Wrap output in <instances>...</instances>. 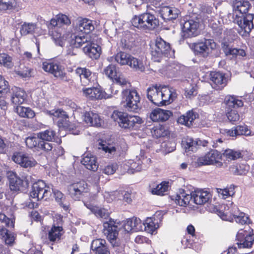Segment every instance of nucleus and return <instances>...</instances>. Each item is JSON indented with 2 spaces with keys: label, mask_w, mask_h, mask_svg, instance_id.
Segmentation results:
<instances>
[{
  "label": "nucleus",
  "mask_w": 254,
  "mask_h": 254,
  "mask_svg": "<svg viewBox=\"0 0 254 254\" xmlns=\"http://www.w3.org/2000/svg\"><path fill=\"white\" fill-rule=\"evenodd\" d=\"M69 17L64 14H58L51 20L48 25L49 32L56 45L63 47L66 40L65 34V26L70 24Z\"/></svg>",
  "instance_id": "1"
},
{
  "label": "nucleus",
  "mask_w": 254,
  "mask_h": 254,
  "mask_svg": "<svg viewBox=\"0 0 254 254\" xmlns=\"http://www.w3.org/2000/svg\"><path fill=\"white\" fill-rule=\"evenodd\" d=\"M177 97L174 89L166 86H153L147 89V97L157 106L168 105Z\"/></svg>",
  "instance_id": "2"
},
{
  "label": "nucleus",
  "mask_w": 254,
  "mask_h": 254,
  "mask_svg": "<svg viewBox=\"0 0 254 254\" xmlns=\"http://www.w3.org/2000/svg\"><path fill=\"white\" fill-rule=\"evenodd\" d=\"M103 226V233L113 246L115 254H124V244L118 240L119 228L116 222L110 219L109 221L104 222Z\"/></svg>",
  "instance_id": "3"
},
{
  "label": "nucleus",
  "mask_w": 254,
  "mask_h": 254,
  "mask_svg": "<svg viewBox=\"0 0 254 254\" xmlns=\"http://www.w3.org/2000/svg\"><path fill=\"white\" fill-rule=\"evenodd\" d=\"M150 54L152 60L154 62H160L164 57L171 56V49L169 43L160 37H157L150 45Z\"/></svg>",
  "instance_id": "4"
},
{
  "label": "nucleus",
  "mask_w": 254,
  "mask_h": 254,
  "mask_svg": "<svg viewBox=\"0 0 254 254\" xmlns=\"http://www.w3.org/2000/svg\"><path fill=\"white\" fill-rule=\"evenodd\" d=\"M111 117L124 128L136 129L143 123L142 119L138 116L128 115L126 113L117 111H114Z\"/></svg>",
  "instance_id": "5"
},
{
  "label": "nucleus",
  "mask_w": 254,
  "mask_h": 254,
  "mask_svg": "<svg viewBox=\"0 0 254 254\" xmlns=\"http://www.w3.org/2000/svg\"><path fill=\"white\" fill-rule=\"evenodd\" d=\"M132 25L142 30H153L159 25V20L150 12L135 16L131 20Z\"/></svg>",
  "instance_id": "6"
},
{
  "label": "nucleus",
  "mask_w": 254,
  "mask_h": 254,
  "mask_svg": "<svg viewBox=\"0 0 254 254\" xmlns=\"http://www.w3.org/2000/svg\"><path fill=\"white\" fill-rule=\"evenodd\" d=\"M140 97L134 89H124L122 91V104L129 112H136L138 109Z\"/></svg>",
  "instance_id": "7"
},
{
  "label": "nucleus",
  "mask_w": 254,
  "mask_h": 254,
  "mask_svg": "<svg viewBox=\"0 0 254 254\" xmlns=\"http://www.w3.org/2000/svg\"><path fill=\"white\" fill-rule=\"evenodd\" d=\"M113 58L115 61L121 65H128L134 70L140 71L144 70L145 67L142 62L128 53L120 52L116 54Z\"/></svg>",
  "instance_id": "8"
},
{
  "label": "nucleus",
  "mask_w": 254,
  "mask_h": 254,
  "mask_svg": "<svg viewBox=\"0 0 254 254\" xmlns=\"http://www.w3.org/2000/svg\"><path fill=\"white\" fill-rule=\"evenodd\" d=\"M216 46L213 39H204L203 41L193 43L191 48L195 55L206 58L216 49Z\"/></svg>",
  "instance_id": "9"
},
{
  "label": "nucleus",
  "mask_w": 254,
  "mask_h": 254,
  "mask_svg": "<svg viewBox=\"0 0 254 254\" xmlns=\"http://www.w3.org/2000/svg\"><path fill=\"white\" fill-rule=\"evenodd\" d=\"M222 154L216 150L211 149L204 155L198 158L196 163L198 166L202 165H216L218 167L223 165L220 160L222 159Z\"/></svg>",
  "instance_id": "10"
},
{
  "label": "nucleus",
  "mask_w": 254,
  "mask_h": 254,
  "mask_svg": "<svg viewBox=\"0 0 254 254\" xmlns=\"http://www.w3.org/2000/svg\"><path fill=\"white\" fill-rule=\"evenodd\" d=\"M43 69L63 81L68 82L70 78L66 75L64 69L59 64L52 62H44L42 64Z\"/></svg>",
  "instance_id": "11"
},
{
  "label": "nucleus",
  "mask_w": 254,
  "mask_h": 254,
  "mask_svg": "<svg viewBox=\"0 0 254 254\" xmlns=\"http://www.w3.org/2000/svg\"><path fill=\"white\" fill-rule=\"evenodd\" d=\"M30 178L27 176L22 179L15 173H10L8 176L10 190L16 192L25 190L29 186Z\"/></svg>",
  "instance_id": "12"
},
{
  "label": "nucleus",
  "mask_w": 254,
  "mask_h": 254,
  "mask_svg": "<svg viewBox=\"0 0 254 254\" xmlns=\"http://www.w3.org/2000/svg\"><path fill=\"white\" fill-rule=\"evenodd\" d=\"M51 193L50 187L47 186L43 181L39 180L33 184L30 196L34 198H37L38 200L44 198L47 200Z\"/></svg>",
  "instance_id": "13"
},
{
  "label": "nucleus",
  "mask_w": 254,
  "mask_h": 254,
  "mask_svg": "<svg viewBox=\"0 0 254 254\" xmlns=\"http://www.w3.org/2000/svg\"><path fill=\"white\" fill-rule=\"evenodd\" d=\"M89 189L87 184L83 181L74 183L69 185L67 188L68 194L74 200H79L88 192Z\"/></svg>",
  "instance_id": "14"
},
{
  "label": "nucleus",
  "mask_w": 254,
  "mask_h": 254,
  "mask_svg": "<svg viewBox=\"0 0 254 254\" xmlns=\"http://www.w3.org/2000/svg\"><path fill=\"white\" fill-rule=\"evenodd\" d=\"M75 74L79 77L80 82L83 86L90 84L97 83V76L95 73L92 72L86 67H78L75 70Z\"/></svg>",
  "instance_id": "15"
},
{
  "label": "nucleus",
  "mask_w": 254,
  "mask_h": 254,
  "mask_svg": "<svg viewBox=\"0 0 254 254\" xmlns=\"http://www.w3.org/2000/svg\"><path fill=\"white\" fill-rule=\"evenodd\" d=\"M25 143L29 148H37V149L47 152L51 151L53 148L51 143L41 141L38 135L27 137L25 139Z\"/></svg>",
  "instance_id": "16"
},
{
  "label": "nucleus",
  "mask_w": 254,
  "mask_h": 254,
  "mask_svg": "<svg viewBox=\"0 0 254 254\" xmlns=\"http://www.w3.org/2000/svg\"><path fill=\"white\" fill-rule=\"evenodd\" d=\"M252 232L240 230L236 236L238 248H248L252 247L254 242V234Z\"/></svg>",
  "instance_id": "17"
},
{
  "label": "nucleus",
  "mask_w": 254,
  "mask_h": 254,
  "mask_svg": "<svg viewBox=\"0 0 254 254\" xmlns=\"http://www.w3.org/2000/svg\"><path fill=\"white\" fill-rule=\"evenodd\" d=\"M83 95L91 100H101L110 98L111 96L103 91L100 87L84 88L82 89Z\"/></svg>",
  "instance_id": "18"
},
{
  "label": "nucleus",
  "mask_w": 254,
  "mask_h": 254,
  "mask_svg": "<svg viewBox=\"0 0 254 254\" xmlns=\"http://www.w3.org/2000/svg\"><path fill=\"white\" fill-rule=\"evenodd\" d=\"M198 22L193 19L184 22L182 27L183 36L184 38L195 37L198 34Z\"/></svg>",
  "instance_id": "19"
},
{
  "label": "nucleus",
  "mask_w": 254,
  "mask_h": 254,
  "mask_svg": "<svg viewBox=\"0 0 254 254\" xmlns=\"http://www.w3.org/2000/svg\"><path fill=\"white\" fill-rule=\"evenodd\" d=\"M251 7V3L247 0H234L233 2L234 18L246 16Z\"/></svg>",
  "instance_id": "20"
},
{
  "label": "nucleus",
  "mask_w": 254,
  "mask_h": 254,
  "mask_svg": "<svg viewBox=\"0 0 254 254\" xmlns=\"http://www.w3.org/2000/svg\"><path fill=\"white\" fill-rule=\"evenodd\" d=\"M254 14L249 13L245 16L235 17L234 21L237 23L239 26L244 31L245 33H249L254 27L253 20Z\"/></svg>",
  "instance_id": "21"
},
{
  "label": "nucleus",
  "mask_w": 254,
  "mask_h": 254,
  "mask_svg": "<svg viewBox=\"0 0 254 254\" xmlns=\"http://www.w3.org/2000/svg\"><path fill=\"white\" fill-rule=\"evenodd\" d=\"M90 37L88 35L75 30L74 33L70 34L69 43L71 46L78 48L83 44H87L90 42Z\"/></svg>",
  "instance_id": "22"
},
{
  "label": "nucleus",
  "mask_w": 254,
  "mask_h": 254,
  "mask_svg": "<svg viewBox=\"0 0 254 254\" xmlns=\"http://www.w3.org/2000/svg\"><path fill=\"white\" fill-rule=\"evenodd\" d=\"M191 196L194 203L197 205H203L208 202L212 196L209 191L201 189L195 190L191 192Z\"/></svg>",
  "instance_id": "23"
},
{
  "label": "nucleus",
  "mask_w": 254,
  "mask_h": 254,
  "mask_svg": "<svg viewBox=\"0 0 254 254\" xmlns=\"http://www.w3.org/2000/svg\"><path fill=\"white\" fill-rule=\"evenodd\" d=\"M12 160L24 168L32 167L37 163L34 158L21 153L14 154Z\"/></svg>",
  "instance_id": "24"
},
{
  "label": "nucleus",
  "mask_w": 254,
  "mask_h": 254,
  "mask_svg": "<svg viewBox=\"0 0 254 254\" xmlns=\"http://www.w3.org/2000/svg\"><path fill=\"white\" fill-rule=\"evenodd\" d=\"M8 86V82L0 75V107L4 110L7 108V103L6 98L10 94Z\"/></svg>",
  "instance_id": "25"
},
{
  "label": "nucleus",
  "mask_w": 254,
  "mask_h": 254,
  "mask_svg": "<svg viewBox=\"0 0 254 254\" xmlns=\"http://www.w3.org/2000/svg\"><path fill=\"white\" fill-rule=\"evenodd\" d=\"M210 80L212 87L216 90H221L227 84L225 75L220 72H212L210 73Z\"/></svg>",
  "instance_id": "26"
},
{
  "label": "nucleus",
  "mask_w": 254,
  "mask_h": 254,
  "mask_svg": "<svg viewBox=\"0 0 254 254\" xmlns=\"http://www.w3.org/2000/svg\"><path fill=\"white\" fill-rule=\"evenodd\" d=\"M93 21L87 18L78 19L75 30L87 35L94 29Z\"/></svg>",
  "instance_id": "27"
},
{
  "label": "nucleus",
  "mask_w": 254,
  "mask_h": 254,
  "mask_svg": "<svg viewBox=\"0 0 254 254\" xmlns=\"http://www.w3.org/2000/svg\"><path fill=\"white\" fill-rule=\"evenodd\" d=\"M172 115V113L170 111L157 108L152 111L150 118L153 122H164L168 120Z\"/></svg>",
  "instance_id": "28"
},
{
  "label": "nucleus",
  "mask_w": 254,
  "mask_h": 254,
  "mask_svg": "<svg viewBox=\"0 0 254 254\" xmlns=\"http://www.w3.org/2000/svg\"><path fill=\"white\" fill-rule=\"evenodd\" d=\"M38 136L41 141L46 142H56L60 144L62 142L61 139L58 138L56 131L52 128L39 132L38 133Z\"/></svg>",
  "instance_id": "29"
},
{
  "label": "nucleus",
  "mask_w": 254,
  "mask_h": 254,
  "mask_svg": "<svg viewBox=\"0 0 254 254\" xmlns=\"http://www.w3.org/2000/svg\"><path fill=\"white\" fill-rule=\"evenodd\" d=\"M174 198H172L175 203L181 206H186L192 199L191 193L187 192L183 189H180Z\"/></svg>",
  "instance_id": "30"
},
{
  "label": "nucleus",
  "mask_w": 254,
  "mask_h": 254,
  "mask_svg": "<svg viewBox=\"0 0 254 254\" xmlns=\"http://www.w3.org/2000/svg\"><path fill=\"white\" fill-rule=\"evenodd\" d=\"M83 51L90 58L97 59L100 56L101 48L98 45L90 42L83 47Z\"/></svg>",
  "instance_id": "31"
},
{
  "label": "nucleus",
  "mask_w": 254,
  "mask_h": 254,
  "mask_svg": "<svg viewBox=\"0 0 254 254\" xmlns=\"http://www.w3.org/2000/svg\"><path fill=\"white\" fill-rule=\"evenodd\" d=\"M49 115L53 117L54 120L59 119L58 121L59 124H61L63 127H67L69 125L68 121V115L62 109H57L56 110L50 111Z\"/></svg>",
  "instance_id": "32"
},
{
  "label": "nucleus",
  "mask_w": 254,
  "mask_h": 254,
  "mask_svg": "<svg viewBox=\"0 0 254 254\" xmlns=\"http://www.w3.org/2000/svg\"><path fill=\"white\" fill-rule=\"evenodd\" d=\"M84 121L87 124L92 126L100 127L102 123V120L99 115L93 111L84 113Z\"/></svg>",
  "instance_id": "33"
},
{
  "label": "nucleus",
  "mask_w": 254,
  "mask_h": 254,
  "mask_svg": "<svg viewBox=\"0 0 254 254\" xmlns=\"http://www.w3.org/2000/svg\"><path fill=\"white\" fill-rule=\"evenodd\" d=\"M81 163L88 170L95 171L98 167V164L96 158L91 154H87L84 155Z\"/></svg>",
  "instance_id": "34"
},
{
  "label": "nucleus",
  "mask_w": 254,
  "mask_h": 254,
  "mask_svg": "<svg viewBox=\"0 0 254 254\" xmlns=\"http://www.w3.org/2000/svg\"><path fill=\"white\" fill-rule=\"evenodd\" d=\"M84 204L97 217L107 219L109 217V212L107 209L93 205L88 202H85Z\"/></svg>",
  "instance_id": "35"
},
{
  "label": "nucleus",
  "mask_w": 254,
  "mask_h": 254,
  "mask_svg": "<svg viewBox=\"0 0 254 254\" xmlns=\"http://www.w3.org/2000/svg\"><path fill=\"white\" fill-rule=\"evenodd\" d=\"M26 93L20 88H15L11 96V102L15 105L20 106L26 99Z\"/></svg>",
  "instance_id": "36"
},
{
  "label": "nucleus",
  "mask_w": 254,
  "mask_h": 254,
  "mask_svg": "<svg viewBox=\"0 0 254 254\" xmlns=\"http://www.w3.org/2000/svg\"><path fill=\"white\" fill-rule=\"evenodd\" d=\"M197 114L193 111H189L185 115L181 116L177 120L179 124L190 127L196 118Z\"/></svg>",
  "instance_id": "37"
},
{
  "label": "nucleus",
  "mask_w": 254,
  "mask_h": 254,
  "mask_svg": "<svg viewBox=\"0 0 254 254\" xmlns=\"http://www.w3.org/2000/svg\"><path fill=\"white\" fill-rule=\"evenodd\" d=\"M64 233L63 228L61 226H53L48 233V238L50 242L59 241Z\"/></svg>",
  "instance_id": "38"
},
{
  "label": "nucleus",
  "mask_w": 254,
  "mask_h": 254,
  "mask_svg": "<svg viewBox=\"0 0 254 254\" xmlns=\"http://www.w3.org/2000/svg\"><path fill=\"white\" fill-rule=\"evenodd\" d=\"M196 140L189 137L184 138L182 141V147L186 152L196 151L197 147Z\"/></svg>",
  "instance_id": "39"
},
{
  "label": "nucleus",
  "mask_w": 254,
  "mask_h": 254,
  "mask_svg": "<svg viewBox=\"0 0 254 254\" xmlns=\"http://www.w3.org/2000/svg\"><path fill=\"white\" fill-rule=\"evenodd\" d=\"M250 167L249 165L244 164H237L230 166V172L235 175H246Z\"/></svg>",
  "instance_id": "40"
},
{
  "label": "nucleus",
  "mask_w": 254,
  "mask_h": 254,
  "mask_svg": "<svg viewBox=\"0 0 254 254\" xmlns=\"http://www.w3.org/2000/svg\"><path fill=\"white\" fill-rule=\"evenodd\" d=\"M98 148L102 149L106 153H108L110 154L114 155L117 151L118 147L115 143H111L106 141L101 140L98 144Z\"/></svg>",
  "instance_id": "41"
},
{
  "label": "nucleus",
  "mask_w": 254,
  "mask_h": 254,
  "mask_svg": "<svg viewBox=\"0 0 254 254\" xmlns=\"http://www.w3.org/2000/svg\"><path fill=\"white\" fill-rule=\"evenodd\" d=\"M222 157H225L227 161L235 160L242 157L240 151L227 149L223 153Z\"/></svg>",
  "instance_id": "42"
},
{
  "label": "nucleus",
  "mask_w": 254,
  "mask_h": 254,
  "mask_svg": "<svg viewBox=\"0 0 254 254\" xmlns=\"http://www.w3.org/2000/svg\"><path fill=\"white\" fill-rule=\"evenodd\" d=\"M15 110L16 113L21 117L32 118L35 116L34 112L29 107L17 106Z\"/></svg>",
  "instance_id": "43"
},
{
  "label": "nucleus",
  "mask_w": 254,
  "mask_h": 254,
  "mask_svg": "<svg viewBox=\"0 0 254 254\" xmlns=\"http://www.w3.org/2000/svg\"><path fill=\"white\" fill-rule=\"evenodd\" d=\"M37 28L35 23L24 22L20 29V32L22 35H27L33 34Z\"/></svg>",
  "instance_id": "44"
},
{
  "label": "nucleus",
  "mask_w": 254,
  "mask_h": 254,
  "mask_svg": "<svg viewBox=\"0 0 254 254\" xmlns=\"http://www.w3.org/2000/svg\"><path fill=\"white\" fill-rule=\"evenodd\" d=\"M225 104L229 107L239 108L243 106V102L236 97L228 95L225 98Z\"/></svg>",
  "instance_id": "45"
},
{
  "label": "nucleus",
  "mask_w": 254,
  "mask_h": 254,
  "mask_svg": "<svg viewBox=\"0 0 254 254\" xmlns=\"http://www.w3.org/2000/svg\"><path fill=\"white\" fill-rule=\"evenodd\" d=\"M169 182H163L158 185L156 188L151 190V192L153 194L163 195L168 190Z\"/></svg>",
  "instance_id": "46"
},
{
  "label": "nucleus",
  "mask_w": 254,
  "mask_h": 254,
  "mask_svg": "<svg viewBox=\"0 0 254 254\" xmlns=\"http://www.w3.org/2000/svg\"><path fill=\"white\" fill-rule=\"evenodd\" d=\"M151 133L154 137L158 138L166 136L168 134V131L165 129L164 126L158 125L152 128Z\"/></svg>",
  "instance_id": "47"
},
{
  "label": "nucleus",
  "mask_w": 254,
  "mask_h": 254,
  "mask_svg": "<svg viewBox=\"0 0 254 254\" xmlns=\"http://www.w3.org/2000/svg\"><path fill=\"white\" fill-rule=\"evenodd\" d=\"M225 55L227 57H230L231 58H236L238 56L245 57L246 54L243 49L232 47L225 53Z\"/></svg>",
  "instance_id": "48"
},
{
  "label": "nucleus",
  "mask_w": 254,
  "mask_h": 254,
  "mask_svg": "<svg viewBox=\"0 0 254 254\" xmlns=\"http://www.w3.org/2000/svg\"><path fill=\"white\" fill-rule=\"evenodd\" d=\"M143 224V229L148 233L153 234L158 228L151 218H148Z\"/></svg>",
  "instance_id": "49"
},
{
  "label": "nucleus",
  "mask_w": 254,
  "mask_h": 254,
  "mask_svg": "<svg viewBox=\"0 0 254 254\" xmlns=\"http://www.w3.org/2000/svg\"><path fill=\"white\" fill-rule=\"evenodd\" d=\"M107 246V244L104 239H96L92 241L91 248L95 253L99 250L102 249L103 247Z\"/></svg>",
  "instance_id": "50"
},
{
  "label": "nucleus",
  "mask_w": 254,
  "mask_h": 254,
  "mask_svg": "<svg viewBox=\"0 0 254 254\" xmlns=\"http://www.w3.org/2000/svg\"><path fill=\"white\" fill-rule=\"evenodd\" d=\"M0 64L8 68H11L13 65L12 58L7 54H0Z\"/></svg>",
  "instance_id": "51"
},
{
  "label": "nucleus",
  "mask_w": 254,
  "mask_h": 254,
  "mask_svg": "<svg viewBox=\"0 0 254 254\" xmlns=\"http://www.w3.org/2000/svg\"><path fill=\"white\" fill-rule=\"evenodd\" d=\"M105 74L111 79H115L118 76L116 65L113 64H109L104 70Z\"/></svg>",
  "instance_id": "52"
},
{
  "label": "nucleus",
  "mask_w": 254,
  "mask_h": 254,
  "mask_svg": "<svg viewBox=\"0 0 254 254\" xmlns=\"http://www.w3.org/2000/svg\"><path fill=\"white\" fill-rule=\"evenodd\" d=\"M15 0H0V9H11L15 6Z\"/></svg>",
  "instance_id": "53"
},
{
  "label": "nucleus",
  "mask_w": 254,
  "mask_h": 254,
  "mask_svg": "<svg viewBox=\"0 0 254 254\" xmlns=\"http://www.w3.org/2000/svg\"><path fill=\"white\" fill-rule=\"evenodd\" d=\"M218 192L222 195L223 198L225 199L228 196H232L235 194L234 188L230 187L229 188L219 189L218 190Z\"/></svg>",
  "instance_id": "54"
},
{
  "label": "nucleus",
  "mask_w": 254,
  "mask_h": 254,
  "mask_svg": "<svg viewBox=\"0 0 254 254\" xmlns=\"http://www.w3.org/2000/svg\"><path fill=\"white\" fill-rule=\"evenodd\" d=\"M132 222V229L134 232L143 230V224L139 218L133 217L131 219Z\"/></svg>",
  "instance_id": "55"
},
{
  "label": "nucleus",
  "mask_w": 254,
  "mask_h": 254,
  "mask_svg": "<svg viewBox=\"0 0 254 254\" xmlns=\"http://www.w3.org/2000/svg\"><path fill=\"white\" fill-rule=\"evenodd\" d=\"M0 221L5 224L6 227L9 228H13L14 226V221L10 219L3 214L0 213Z\"/></svg>",
  "instance_id": "56"
},
{
  "label": "nucleus",
  "mask_w": 254,
  "mask_h": 254,
  "mask_svg": "<svg viewBox=\"0 0 254 254\" xmlns=\"http://www.w3.org/2000/svg\"><path fill=\"white\" fill-rule=\"evenodd\" d=\"M227 118L230 122L234 124L240 120V115L238 112L235 110H231L227 114Z\"/></svg>",
  "instance_id": "57"
},
{
  "label": "nucleus",
  "mask_w": 254,
  "mask_h": 254,
  "mask_svg": "<svg viewBox=\"0 0 254 254\" xmlns=\"http://www.w3.org/2000/svg\"><path fill=\"white\" fill-rule=\"evenodd\" d=\"M52 190L54 194L56 200L59 202L60 205L65 210L67 209L68 206L67 205H64L62 203V199L63 198L64 194L60 191L54 190L53 188H52Z\"/></svg>",
  "instance_id": "58"
},
{
  "label": "nucleus",
  "mask_w": 254,
  "mask_h": 254,
  "mask_svg": "<svg viewBox=\"0 0 254 254\" xmlns=\"http://www.w3.org/2000/svg\"><path fill=\"white\" fill-rule=\"evenodd\" d=\"M236 132H237L238 135H244L245 136H249L251 134V131L245 125L237 126L236 127Z\"/></svg>",
  "instance_id": "59"
},
{
  "label": "nucleus",
  "mask_w": 254,
  "mask_h": 254,
  "mask_svg": "<svg viewBox=\"0 0 254 254\" xmlns=\"http://www.w3.org/2000/svg\"><path fill=\"white\" fill-rule=\"evenodd\" d=\"M118 168V165L116 163L109 164L105 166L103 169L102 172L104 174L109 175L113 174Z\"/></svg>",
  "instance_id": "60"
},
{
  "label": "nucleus",
  "mask_w": 254,
  "mask_h": 254,
  "mask_svg": "<svg viewBox=\"0 0 254 254\" xmlns=\"http://www.w3.org/2000/svg\"><path fill=\"white\" fill-rule=\"evenodd\" d=\"M234 218L237 223L241 224L249 223L250 221L248 216L243 212H241L237 216L235 217Z\"/></svg>",
  "instance_id": "61"
},
{
  "label": "nucleus",
  "mask_w": 254,
  "mask_h": 254,
  "mask_svg": "<svg viewBox=\"0 0 254 254\" xmlns=\"http://www.w3.org/2000/svg\"><path fill=\"white\" fill-rule=\"evenodd\" d=\"M227 207H228V210H229V212L235 218L241 212L239 211V210L238 207L233 204V202H229L227 204Z\"/></svg>",
  "instance_id": "62"
},
{
  "label": "nucleus",
  "mask_w": 254,
  "mask_h": 254,
  "mask_svg": "<svg viewBox=\"0 0 254 254\" xmlns=\"http://www.w3.org/2000/svg\"><path fill=\"white\" fill-rule=\"evenodd\" d=\"M116 83L122 86L123 87L126 86V89H128V87H130V84L128 82L125 78H124L122 75H119L117 77H116L115 79Z\"/></svg>",
  "instance_id": "63"
},
{
  "label": "nucleus",
  "mask_w": 254,
  "mask_h": 254,
  "mask_svg": "<svg viewBox=\"0 0 254 254\" xmlns=\"http://www.w3.org/2000/svg\"><path fill=\"white\" fill-rule=\"evenodd\" d=\"M162 147L166 153H170L175 150L176 143L175 142L169 141L162 144Z\"/></svg>",
  "instance_id": "64"
}]
</instances>
